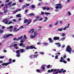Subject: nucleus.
<instances>
[{
    "label": "nucleus",
    "instance_id": "1",
    "mask_svg": "<svg viewBox=\"0 0 74 74\" xmlns=\"http://www.w3.org/2000/svg\"><path fill=\"white\" fill-rule=\"evenodd\" d=\"M38 53V52H36L34 53V55H31L30 56L29 58L30 59H32V58H37V56H38V55L37 54Z\"/></svg>",
    "mask_w": 74,
    "mask_h": 74
},
{
    "label": "nucleus",
    "instance_id": "2",
    "mask_svg": "<svg viewBox=\"0 0 74 74\" xmlns=\"http://www.w3.org/2000/svg\"><path fill=\"white\" fill-rule=\"evenodd\" d=\"M70 25V23H69L68 24V25L67 26H66L64 28L62 29V28H58L57 30V32L60 31L61 32L63 30H66V29H67L69 27V25Z\"/></svg>",
    "mask_w": 74,
    "mask_h": 74
},
{
    "label": "nucleus",
    "instance_id": "3",
    "mask_svg": "<svg viewBox=\"0 0 74 74\" xmlns=\"http://www.w3.org/2000/svg\"><path fill=\"white\" fill-rule=\"evenodd\" d=\"M59 69H51V72L52 73V72H57L55 73H53V74H58L59 73Z\"/></svg>",
    "mask_w": 74,
    "mask_h": 74
},
{
    "label": "nucleus",
    "instance_id": "4",
    "mask_svg": "<svg viewBox=\"0 0 74 74\" xmlns=\"http://www.w3.org/2000/svg\"><path fill=\"white\" fill-rule=\"evenodd\" d=\"M66 52H68L70 53H71V51H72V49L69 46H68L66 47Z\"/></svg>",
    "mask_w": 74,
    "mask_h": 74
},
{
    "label": "nucleus",
    "instance_id": "5",
    "mask_svg": "<svg viewBox=\"0 0 74 74\" xmlns=\"http://www.w3.org/2000/svg\"><path fill=\"white\" fill-rule=\"evenodd\" d=\"M31 32H32L31 34H33L35 37H36V36H37V33H36V32H34V29H31L30 31H29V33H30Z\"/></svg>",
    "mask_w": 74,
    "mask_h": 74
},
{
    "label": "nucleus",
    "instance_id": "6",
    "mask_svg": "<svg viewBox=\"0 0 74 74\" xmlns=\"http://www.w3.org/2000/svg\"><path fill=\"white\" fill-rule=\"evenodd\" d=\"M28 21V22L27 23V25H29L30 23L32 22V20H30L28 21V20L27 19H25L24 20V23H27V22Z\"/></svg>",
    "mask_w": 74,
    "mask_h": 74
},
{
    "label": "nucleus",
    "instance_id": "7",
    "mask_svg": "<svg viewBox=\"0 0 74 74\" xmlns=\"http://www.w3.org/2000/svg\"><path fill=\"white\" fill-rule=\"evenodd\" d=\"M56 9H58V8L60 9L62 8V5L60 3H58L56 5Z\"/></svg>",
    "mask_w": 74,
    "mask_h": 74
},
{
    "label": "nucleus",
    "instance_id": "8",
    "mask_svg": "<svg viewBox=\"0 0 74 74\" xmlns=\"http://www.w3.org/2000/svg\"><path fill=\"white\" fill-rule=\"evenodd\" d=\"M2 22H5V24H8V19L7 18H6L4 20H3L2 21Z\"/></svg>",
    "mask_w": 74,
    "mask_h": 74
},
{
    "label": "nucleus",
    "instance_id": "9",
    "mask_svg": "<svg viewBox=\"0 0 74 74\" xmlns=\"http://www.w3.org/2000/svg\"><path fill=\"white\" fill-rule=\"evenodd\" d=\"M60 61V62H63L64 63H67V61H65L64 60H63V58L62 57L61 58Z\"/></svg>",
    "mask_w": 74,
    "mask_h": 74
},
{
    "label": "nucleus",
    "instance_id": "10",
    "mask_svg": "<svg viewBox=\"0 0 74 74\" xmlns=\"http://www.w3.org/2000/svg\"><path fill=\"white\" fill-rule=\"evenodd\" d=\"M11 63H12V62H9L7 63H4L2 64V66H7L8 65V64H11Z\"/></svg>",
    "mask_w": 74,
    "mask_h": 74
},
{
    "label": "nucleus",
    "instance_id": "11",
    "mask_svg": "<svg viewBox=\"0 0 74 74\" xmlns=\"http://www.w3.org/2000/svg\"><path fill=\"white\" fill-rule=\"evenodd\" d=\"M13 36V35L12 34L5 35L4 36V38H5L9 37L10 36Z\"/></svg>",
    "mask_w": 74,
    "mask_h": 74
},
{
    "label": "nucleus",
    "instance_id": "12",
    "mask_svg": "<svg viewBox=\"0 0 74 74\" xmlns=\"http://www.w3.org/2000/svg\"><path fill=\"white\" fill-rule=\"evenodd\" d=\"M14 44L13 45V46L14 47H15V48L16 49H18V47H16L17 45H17V42H14Z\"/></svg>",
    "mask_w": 74,
    "mask_h": 74
},
{
    "label": "nucleus",
    "instance_id": "13",
    "mask_svg": "<svg viewBox=\"0 0 74 74\" xmlns=\"http://www.w3.org/2000/svg\"><path fill=\"white\" fill-rule=\"evenodd\" d=\"M33 48H34L35 49H37V48L35 47H34V46H33V45H32L30 46H29V49H32Z\"/></svg>",
    "mask_w": 74,
    "mask_h": 74
},
{
    "label": "nucleus",
    "instance_id": "14",
    "mask_svg": "<svg viewBox=\"0 0 74 74\" xmlns=\"http://www.w3.org/2000/svg\"><path fill=\"white\" fill-rule=\"evenodd\" d=\"M53 38L54 40H59V37L55 36Z\"/></svg>",
    "mask_w": 74,
    "mask_h": 74
},
{
    "label": "nucleus",
    "instance_id": "15",
    "mask_svg": "<svg viewBox=\"0 0 74 74\" xmlns=\"http://www.w3.org/2000/svg\"><path fill=\"white\" fill-rule=\"evenodd\" d=\"M48 40L49 41V42L50 43H52L53 42V41L52 40L51 38H49Z\"/></svg>",
    "mask_w": 74,
    "mask_h": 74
},
{
    "label": "nucleus",
    "instance_id": "16",
    "mask_svg": "<svg viewBox=\"0 0 74 74\" xmlns=\"http://www.w3.org/2000/svg\"><path fill=\"white\" fill-rule=\"evenodd\" d=\"M46 66V65H43L42 66V67H41V69L42 70H45V67Z\"/></svg>",
    "mask_w": 74,
    "mask_h": 74
},
{
    "label": "nucleus",
    "instance_id": "17",
    "mask_svg": "<svg viewBox=\"0 0 74 74\" xmlns=\"http://www.w3.org/2000/svg\"><path fill=\"white\" fill-rule=\"evenodd\" d=\"M20 51H21V53H23V52H25V50L23 49H21Z\"/></svg>",
    "mask_w": 74,
    "mask_h": 74
},
{
    "label": "nucleus",
    "instance_id": "18",
    "mask_svg": "<svg viewBox=\"0 0 74 74\" xmlns=\"http://www.w3.org/2000/svg\"><path fill=\"white\" fill-rule=\"evenodd\" d=\"M11 5V3L9 2L8 4H5V6L6 7V8H8V5Z\"/></svg>",
    "mask_w": 74,
    "mask_h": 74
},
{
    "label": "nucleus",
    "instance_id": "19",
    "mask_svg": "<svg viewBox=\"0 0 74 74\" xmlns=\"http://www.w3.org/2000/svg\"><path fill=\"white\" fill-rule=\"evenodd\" d=\"M47 69H49L50 68H52V65H49L47 66Z\"/></svg>",
    "mask_w": 74,
    "mask_h": 74
},
{
    "label": "nucleus",
    "instance_id": "20",
    "mask_svg": "<svg viewBox=\"0 0 74 74\" xmlns=\"http://www.w3.org/2000/svg\"><path fill=\"white\" fill-rule=\"evenodd\" d=\"M33 34H31L30 36V37L31 38H35V36H34V35Z\"/></svg>",
    "mask_w": 74,
    "mask_h": 74
},
{
    "label": "nucleus",
    "instance_id": "21",
    "mask_svg": "<svg viewBox=\"0 0 74 74\" xmlns=\"http://www.w3.org/2000/svg\"><path fill=\"white\" fill-rule=\"evenodd\" d=\"M55 44L57 45V46L58 47H61V45H60V43H56Z\"/></svg>",
    "mask_w": 74,
    "mask_h": 74
},
{
    "label": "nucleus",
    "instance_id": "22",
    "mask_svg": "<svg viewBox=\"0 0 74 74\" xmlns=\"http://www.w3.org/2000/svg\"><path fill=\"white\" fill-rule=\"evenodd\" d=\"M17 28H14V31H13V32H15V31L16 32H17V31H18V30H19V29H17Z\"/></svg>",
    "mask_w": 74,
    "mask_h": 74
},
{
    "label": "nucleus",
    "instance_id": "23",
    "mask_svg": "<svg viewBox=\"0 0 74 74\" xmlns=\"http://www.w3.org/2000/svg\"><path fill=\"white\" fill-rule=\"evenodd\" d=\"M21 11V9H18V10H16L15 12H14L13 13V14H15V13H16V12H18V11Z\"/></svg>",
    "mask_w": 74,
    "mask_h": 74
},
{
    "label": "nucleus",
    "instance_id": "24",
    "mask_svg": "<svg viewBox=\"0 0 74 74\" xmlns=\"http://www.w3.org/2000/svg\"><path fill=\"white\" fill-rule=\"evenodd\" d=\"M16 17H18V18H21V14H18L16 15Z\"/></svg>",
    "mask_w": 74,
    "mask_h": 74
},
{
    "label": "nucleus",
    "instance_id": "25",
    "mask_svg": "<svg viewBox=\"0 0 74 74\" xmlns=\"http://www.w3.org/2000/svg\"><path fill=\"white\" fill-rule=\"evenodd\" d=\"M67 14L69 15V16H70V15H71V12H68Z\"/></svg>",
    "mask_w": 74,
    "mask_h": 74
},
{
    "label": "nucleus",
    "instance_id": "26",
    "mask_svg": "<svg viewBox=\"0 0 74 74\" xmlns=\"http://www.w3.org/2000/svg\"><path fill=\"white\" fill-rule=\"evenodd\" d=\"M20 52V50H17L16 51V54L19 53Z\"/></svg>",
    "mask_w": 74,
    "mask_h": 74
},
{
    "label": "nucleus",
    "instance_id": "27",
    "mask_svg": "<svg viewBox=\"0 0 74 74\" xmlns=\"http://www.w3.org/2000/svg\"><path fill=\"white\" fill-rule=\"evenodd\" d=\"M13 28V26H10L9 28H7V29H12Z\"/></svg>",
    "mask_w": 74,
    "mask_h": 74
},
{
    "label": "nucleus",
    "instance_id": "28",
    "mask_svg": "<svg viewBox=\"0 0 74 74\" xmlns=\"http://www.w3.org/2000/svg\"><path fill=\"white\" fill-rule=\"evenodd\" d=\"M45 20H44V22H46V21H47V20H48V18L47 17H45Z\"/></svg>",
    "mask_w": 74,
    "mask_h": 74
},
{
    "label": "nucleus",
    "instance_id": "29",
    "mask_svg": "<svg viewBox=\"0 0 74 74\" xmlns=\"http://www.w3.org/2000/svg\"><path fill=\"white\" fill-rule=\"evenodd\" d=\"M25 48L26 49H30V46H27Z\"/></svg>",
    "mask_w": 74,
    "mask_h": 74
},
{
    "label": "nucleus",
    "instance_id": "30",
    "mask_svg": "<svg viewBox=\"0 0 74 74\" xmlns=\"http://www.w3.org/2000/svg\"><path fill=\"white\" fill-rule=\"evenodd\" d=\"M65 37L62 38L61 39V41H64V40H65Z\"/></svg>",
    "mask_w": 74,
    "mask_h": 74
},
{
    "label": "nucleus",
    "instance_id": "31",
    "mask_svg": "<svg viewBox=\"0 0 74 74\" xmlns=\"http://www.w3.org/2000/svg\"><path fill=\"white\" fill-rule=\"evenodd\" d=\"M29 15L30 16H33V15H34V14L33 13H32L30 14H29Z\"/></svg>",
    "mask_w": 74,
    "mask_h": 74
},
{
    "label": "nucleus",
    "instance_id": "32",
    "mask_svg": "<svg viewBox=\"0 0 74 74\" xmlns=\"http://www.w3.org/2000/svg\"><path fill=\"white\" fill-rule=\"evenodd\" d=\"M13 40H15L16 41H18V39L16 38H13Z\"/></svg>",
    "mask_w": 74,
    "mask_h": 74
},
{
    "label": "nucleus",
    "instance_id": "33",
    "mask_svg": "<svg viewBox=\"0 0 74 74\" xmlns=\"http://www.w3.org/2000/svg\"><path fill=\"white\" fill-rule=\"evenodd\" d=\"M66 34L64 33H62V35H61V36L62 37H64V36H65Z\"/></svg>",
    "mask_w": 74,
    "mask_h": 74
},
{
    "label": "nucleus",
    "instance_id": "34",
    "mask_svg": "<svg viewBox=\"0 0 74 74\" xmlns=\"http://www.w3.org/2000/svg\"><path fill=\"white\" fill-rule=\"evenodd\" d=\"M36 20L37 21V20H38L39 19H40V17L38 16H37L36 18Z\"/></svg>",
    "mask_w": 74,
    "mask_h": 74
},
{
    "label": "nucleus",
    "instance_id": "35",
    "mask_svg": "<svg viewBox=\"0 0 74 74\" xmlns=\"http://www.w3.org/2000/svg\"><path fill=\"white\" fill-rule=\"evenodd\" d=\"M22 36H21L20 37L18 38V40H21V39H22Z\"/></svg>",
    "mask_w": 74,
    "mask_h": 74
},
{
    "label": "nucleus",
    "instance_id": "36",
    "mask_svg": "<svg viewBox=\"0 0 74 74\" xmlns=\"http://www.w3.org/2000/svg\"><path fill=\"white\" fill-rule=\"evenodd\" d=\"M39 53L41 55H44V53L43 52H40Z\"/></svg>",
    "mask_w": 74,
    "mask_h": 74
},
{
    "label": "nucleus",
    "instance_id": "37",
    "mask_svg": "<svg viewBox=\"0 0 74 74\" xmlns=\"http://www.w3.org/2000/svg\"><path fill=\"white\" fill-rule=\"evenodd\" d=\"M17 55H16V56H17V57H20V53H18V54H16Z\"/></svg>",
    "mask_w": 74,
    "mask_h": 74
},
{
    "label": "nucleus",
    "instance_id": "38",
    "mask_svg": "<svg viewBox=\"0 0 74 74\" xmlns=\"http://www.w3.org/2000/svg\"><path fill=\"white\" fill-rule=\"evenodd\" d=\"M24 38H25V39H27V38L26 37V36L25 35H24Z\"/></svg>",
    "mask_w": 74,
    "mask_h": 74
},
{
    "label": "nucleus",
    "instance_id": "39",
    "mask_svg": "<svg viewBox=\"0 0 74 74\" xmlns=\"http://www.w3.org/2000/svg\"><path fill=\"white\" fill-rule=\"evenodd\" d=\"M49 45V43H45V46H47V45Z\"/></svg>",
    "mask_w": 74,
    "mask_h": 74
},
{
    "label": "nucleus",
    "instance_id": "40",
    "mask_svg": "<svg viewBox=\"0 0 74 74\" xmlns=\"http://www.w3.org/2000/svg\"><path fill=\"white\" fill-rule=\"evenodd\" d=\"M36 71H37V73H40V71L39 69H37L36 70Z\"/></svg>",
    "mask_w": 74,
    "mask_h": 74
},
{
    "label": "nucleus",
    "instance_id": "41",
    "mask_svg": "<svg viewBox=\"0 0 74 74\" xmlns=\"http://www.w3.org/2000/svg\"><path fill=\"white\" fill-rule=\"evenodd\" d=\"M23 44L22 43H21L19 45H20V46H23Z\"/></svg>",
    "mask_w": 74,
    "mask_h": 74
},
{
    "label": "nucleus",
    "instance_id": "42",
    "mask_svg": "<svg viewBox=\"0 0 74 74\" xmlns=\"http://www.w3.org/2000/svg\"><path fill=\"white\" fill-rule=\"evenodd\" d=\"M25 7H26V5H24L23 6V9H24Z\"/></svg>",
    "mask_w": 74,
    "mask_h": 74
},
{
    "label": "nucleus",
    "instance_id": "43",
    "mask_svg": "<svg viewBox=\"0 0 74 74\" xmlns=\"http://www.w3.org/2000/svg\"><path fill=\"white\" fill-rule=\"evenodd\" d=\"M46 10L47 11H48V10H50V8H46Z\"/></svg>",
    "mask_w": 74,
    "mask_h": 74
},
{
    "label": "nucleus",
    "instance_id": "44",
    "mask_svg": "<svg viewBox=\"0 0 74 74\" xmlns=\"http://www.w3.org/2000/svg\"><path fill=\"white\" fill-rule=\"evenodd\" d=\"M3 32V31L2 30L0 29V33H2Z\"/></svg>",
    "mask_w": 74,
    "mask_h": 74
},
{
    "label": "nucleus",
    "instance_id": "45",
    "mask_svg": "<svg viewBox=\"0 0 74 74\" xmlns=\"http://www.w3.org/2000/svg\"><path fill=\"white\" fill-rule=\"evenodd\" d=\"M13 21L14 22H16L17 21L15 19H14L13 20Z\"/></svg>",
    "mask_w": 74,
    "mask_h": 74
},
{
    "label": "nucleus",
    "instance_id": "46",
    "mask_svg": "<svg viewBox=\"0 0 74 74\" xmlns=\"http://www.w3.org/2000/svg\"><path fill=\"white\" fill-rule=\"evenodd\" d=\"M23 26H21L20 27L19 29H23Z\"/></svg>",
    "mask_w": 74,
    "mask_h": 74
},
{
    "label": "nucleus",
    "instance_id": "47",
    "mask_svg": "<svg viewBox=\"0 0 74 74\" xmlns=\"http://www.w3.org/2000/svg\"><path fill=\"white\" fill-rule=\"evenodd\" d=\"M4 58V56H1L0 57V59H3Z\"/></svg>",
    "mask_w": 74,
    "mask_h": 74
},
{
    "label": "nucleus",
    "instance_id": "48",
    "mask_svg": "<svg viewBox=\"0 0 74 74\" xmlns=\"http://www.w3.org/2000/svg\"><path fill=\"white\" fill-rule=\"evenodd\" d=\"M58 55H56L55 56V59H58Z\"/></svg>",
    "mask_w": 74,
    "mask_h": 74
},
{
    "label": "nucleus",
    "instance_id": "49",
    "mask_svg": "<svg viewBox=\"0 0 74 74\" xmlns=\"http://www.w3.org/2000/svg\"><path fill=\"white\" fill-rule=\"evenodd\" d=\"M42 9H43V10H46V9H47V7H43L42 8Z\"/></svg>",
    "mask_w": 74,
    "mask_h": 74
},
{
    "label": "nucleus",
    "instance_id": "50",
    "mask_svg": "<svg viewBox=\"0 0 74 74\" xmlns=\"http://www.w3.org/2000/svg\"><path fill=\"white\" fill-rule=\"evenodd\" d=\"M45 14H46V15H47V14H50V13L48 12H45Z\"/></svg>",
    "mask_w": 74,
    "mask_h": 74
},
{
    "label": "nucleus",
    "instance_id": "51",
    "mask_svg": "<svg viewBox=\"0 0 74 74\" xmlns=\"http://www.w3.org/2000/svg\"><path fill=\"white\" fill-rule=\"evenodd\" d=\"M58 24V21H57L56 23H55V25L56 26V25H57Z\"/></svg>",
    "mask_w": 74,
    "mask_h": 74
},
{
    "label": "nucleus",
    "instance_id": "52",
    "mask_svg": "<svg viewBox=\"0 0 74 74\" xmlns=\"http://www.w3.org/2000/svg\"><path fill=\"white\" fill-rule=\"evenodd\" d=\"M65 72H66V70H64L62 71L63 73H65Z\"/></svg>",
    "mask_w": 74,
    "mask_h": 74
},
{
    "label": "nucleus",
    "instance_id": "53",
    "mask_svg": "<svg viewBox=\"0 0 74 74\" xmlns=\"http://www.w3.org/2000/svg\"><path fill=\"white\" fill-rule=\"evenodd\" d=\"M37 21L36 19H35L33 21V23H34L35 22H36V21Z\"/></svg>",
    "mask_w": 74,
    "mask_h": 74
},
{
    "label": "nucleus",
    "instance_id": "54",
    "mask_svg": "<svg viewBox=\"0 0 74 74\" xmlns=\"http://www.w3.org/2000/svg\"><path fill=\"white\" fill-rule=\"evenodd\" d=\"M12 61V59H11V58L9 60V62H11Z\"/></svg>",
    "mask_w": 74,
    "mask_h": 74
},
{
    "label": "nucleus",
    "instance_id": "55",
    "mask_svg": "<svg viewBox=\"0 0 74 74\" xmlns=\"http://www.w3.org/2000/svg\"><path fill=\"white\" fill-rule=\"evenodd\" d=\"M12 23V22L11 21H9V23H8V24L9 25V24H11Z\"/></svg>",
    "mask_w": 74,
    "mask_h": 74
},
{
    "label": "nucleus",
    "instance_id": "56",
    "mask_svg": "<svg viewBox=\"0 0 74 74\" xmlns=\"http://www.w3.org/2000/svg\"><path fill=\"white\" fill-rule=\"evenodd\" d=\"M16 5V3H14L12 4V5Z\"/></svg>",
    "mask_w": 74,
    "mask_h": 74
},
{
    "label": "nucleus",
    "instance_id": "57",
    "mask_svg": "<svg viewBox=\"0 0 74 74\" xmlns=\"http://www.w3.org/2000/svg\"><path fill=\"white\" fill-rule=\"evenodd\" d=\"M67 61H68V62H70V58H68L67 59Z\"/></svg>",
    "mask_w": 74,
    "mask_h": 74
},
{
    "label": "nucleus",
    "instance_id": "58",
    "mask_svg": "<svg viewBox=\"0 0 74 74\" xmlns=\"http://www.w3.org/2000/svg\"><path fill=\"white\" fill-rule=\"evenodd\" d=\"M37 45H40V44H41V43L40 42H39L38 43H37Z\"/></svg>",
    "mask_w": 74,
    "mask_h": 74
},
{
    "label": "nucleus",
    "instance_id": "59",
    "mask_svg": "<svg viewBox=\"0 0 74 74\" xmlns=\"http://www.w3.org/2000/svg\"><path fill=\"white\" fill-rule=\"evenodd\" d=\"M32 8H34V5H32Z\"/></svg>",
    "mask_w": 74,
    "mask_h": 74
},
{
    "label": "nucleus",
    "instance_id": "60",
    "mask_svg": "<svg viewBox=\"0 0 74 74\" xmlns=\"http://www.w3.org/2000/svg\"><path fill=\"white\" fill-rule=\"evenodd\" d=\"M52 24H51L49 25V27H52Z\"/></svg>",
    "mask_w": 74,
    "mask_h": 74
},
{
    "label": "nucleus",
    "instance_id": "61",
    "mask_svg": "<svg viewBox=\"0 0 74 74\" xmlns=\"http://www.w3.org/2000/svg\"><path fill=\"white\" fill-rule=\"evenodd\" d=\"M3 52L5 53V52H7V50H5L3 51Z\"/></svg>",
    "mask_w": 74,
    "mask_h": 74
},
{
    "label": "nucleus",
    "instance_id": "62",
    "mask_svg": "<svg viewBox=\"0 0 74 74\" xmlns=\"http://www.w3.org/2000/svg\"><path fill=\"white\" fill-rule=\"evenodd\" d=\"M9 0H7L5 1V2L6 3H8L9 2Z\"/></svg>",
    "mask_w": 74,
    "mask_h": 74
},
{
    "label": "nucleus",
    "instance_id": "63",
    "mask_svg": "<svg viewBox=\"0 0 74 74\" xmlns=\"http://www.w3.org/2000/svg\"><path fill=\"white\" fill-rule=\"evenodd\" d=\"M25 5H26V7H27V6H29V4H26Z\"/></svg>",
    "mask_w": 74,
    "mask_h": 74
},
{
    "label": "nucleus",
    "instance_id": "64",
    "mask_svg": "<svg viewBox=\"0 0 74 74\" xmlns=\"http://www.w3.org/2000/svg\"><path fill=\"white\" fill-rule=\"evenodd\" d=\"M44 14V12H41V15H43V14Z\"/></svg>",
    "mask_w": 74,
    "mask_h": 74
}]
</instances>
